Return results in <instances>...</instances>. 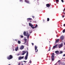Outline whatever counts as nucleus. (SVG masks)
<instances>
[{"mask_svg": "<svg viewBox=\"0 0 65 65\" xmlns=\"http://www.w3.org/2000/svg\"><path fill=\"white\" fill-rule=\"evenodd\" d=\"M29 26H30L31 27V28H32V29H35V28H37V26H38V25H37L36 24L35 27H34L33 26V25H32L30 23H29Z\"/></svg>", "mask_w": 65, "mask_h": 65, "instance_id": "1", "label": "nucleus"}, {"mask_svg": "<svg viewBox=\"0 0 65 65\" xmlns=\"http://www.w3.org/2000/svg\"><path fill=\"white\" fill-rule=\"evenodd\" d=\"M13 58V56L11 55H10L8 56H7V59L8 60H11V59H12Z\"/></svg>", "mask_w": 65, "mask_h": 65, "instance_id": "2", "label": "nucleus"}, {"mask_svg": "<svg viewBox=\"0 0 65 65\" xmlns=\"http://www.w3.org/2000/svg\"><path fill=\"white\" fill-rule=\"evenodd\" d=\"M55 54L54 53H52V55L51 56L52 61H53L54 60V58H55Z\"/></svg>", "mask_w": 65, "mask_h": 65, "instance_id": "3", "label": "nucleus"}, {"mask_svg": "<svg viewBox=\"0 0 65 65\" xmlns=\"http://www.w3.org/2000/svg\"><path fill=\"white\" fill-rule=\"evenodd\" d=\"M26 53H28V51H23L22 53V55H24Z\"/></svg>", "mask_w": 65, "mask_h": 65, "instance_id": "4", "label": "nucleus"}, {"mask_svg": "<svg viewBox=\"0 0 65 65\" xmlns=\"http://www.w3.org/2000/svg\"><path fill=\"white\" fill-rule=\"evenodd\" d=\"M24 56H20L18 58V60H22V59H24Z\"/></svg>", "mask_w": 65, "mask_h": 65, "instance_id": "5", "label": "nucleus"}, {"mask_svg": "<svg viewBox=\"0 0 65 65\" xmlns=\"http://www.w3.org/2000/svg\"><path fill=\"white\" fill-rule=\"evenodd\" d=\"M28 53H27L24 58L25 60H26L27 59H28Z\"/></svg>", "mask_w": 65, "mask_h": 65, "instance_id": "6", "label": "nucleus"}, {"mask_svg": "<svg viewBox=\"0 0 65 65\" xmlns=\"http://www.w3.org/2000/svg\"><path fill=\"white\" fill-rule=\"evenodd\" d=\"M35 51H36V53H37V52H38V49L37 50V46H36L35 45Z\"/></svg>", "mask_w": 65, "mask_h": 65, "instance_id": "7", "label": "nucleus"}, {"mask_svg": "<svg viewBox=\"0 0 65 65\" xmlns=\"http://www.w3.org/2000/svg\"><path fill=\"white\" fill-rule=\"evenodd\" d=\"M23 35H24V36H27L28 35V33H27V34L26 35V31H24L23 33Z\"/></svg>", "mask_w": 65, "mask_h": 65, "instance_id": "8", "label": "nucleus"}, {"mask_svg": "<svg viewBox=\"0 0 65 65\" xmlns=\"http://www.w3.org/2000/svg\"><path fill=\"white\" fill-rule=\"evenodd\" d=\"M64 37L63 36H61L60 37V40H63L64 39Z\"/></svg>", "mask_w": 65, "mask_h": 65, "instance_id": "9", "label": "nucleus"}, {"mask_svg": "<svg viewBox=\"0 0 65 65\" xmlns=\"http://www.w3.org/2000/svg\"><path fill=\"white\" fill-rule=\"evenodd\" d=\"M25 2L26 3H28V4H30L29 1H28V0H25Z\"/></svg>", "mask_w": 65, "mask_h": 65, "instance_id": "10", "label": "nucleus"}, {"mask_svg": "<svg viewBox=\"0 0 65 65\" xmlns=\"http://www.w3.org/2000/svg\"><path fill=\"white\" fill-rule=\"evenodd\" d=\"M32 20V19L31 18H29L27 19V21H31Z\"/></svg>", "mask_w": 65, "mask_h": 65, "instance_id": "11", "label": "nucleus"}, {"mask_svg": "<svg viewBox=\"0 0 65 65\" xmlns=\"http://www.w3.org/2000/svg\"><path fill=\"white\" fill-rule=\"evenodd\" d=\"M46 6L47 7H50V5L49 4H46Z\"/></svg>", "mask_w": 65, "mask_h": 65, "instance_id": "12", "label": "nucleus"}, {"mask_svg": "<svg viewBox=\"0 0 65 65\" xmlns=\"http://www.w3.org/2000/svg\"><path fill=\"white\" fill-rule=\"evenodd\" d=\"M59 48H60L62 47L63 46V44H61L59 45Z\"/></svg>", "mask_w": 65, "mask_h": 65, "instance_id": "13", "label": "nucleus"}, {"mask_svg": "<svg viewBox=\"0 0 65 65\" xmlns=\"http://www.w3.org/2000/svg\"><path fill=\"white\" fill-rule=\"evenodd\" d=\"M24 48V46H23V45H22L20 49L21 50H23V48Z\"/></svg>", "mask_w": 65, "mask_h": 65, "instance_id": "14", "label": "nucleus"}, {"mask_svg": "<svg viewBox=\"0 0 65 65\" xmlns=\"http://www.w3.org/2000/svg\"><path fill=\"white\" fill-rule=\"evenodd\" d=\"M59 41V39H57L55 41V43H57V42H58Z\"/></svg>", "mask_w": 65, "mask_h": 65, "instance_id": "15", "label": "nucleus"}, {"mask_svg": "<svg viewBox=\"0 0 65 65\" xmlns=\"http://www.w3.org/2000/svg\"><path fill=\"white\" fill-rule=\"evenodd\" d=\"M18 49H19V47H17L15 49V51H18Z\"/></svg>", "mask_w": 65, "mask_h": 65, "instance_id": "16", "label": "nucleus"}, {"mask_svg": "<svg viewBox=\"0 0 65 65\" xmlns=\"http://www.w3.org/2000/svg\"><path fill=\"white\" fill-rule=\"evenodd\" d=\"M55 53L56 54H59V52L58 51H56L55 52Z\"/></svg>", "mask_w": 65, "mask_h": 65, "instance_id": "17", "label": "nucleus"}, {"mask_svg": "<svg viewBox=\"0 0 65 65\" xmlns=\"http://www.w3.org/2000/svg\"><path fill=\"white\" fill-rule=\"evenodd\" d=\"M57 45H56L55 46H54L53 47V48H55L57 46Z\"/></svg>", "mask_w": 65, "mask_h": 65, "instance_id": "18", "label": "nucleus"}, {"mask_svg": "<svg viewBox=\"0 0 65 65\" xmlns=\"http://www.w3.org/2000/svg\"><path fill=\"white\" fill-rule=\"evenodd\" d=\"M18 44H21V41L19 40L18 41Z\"/></svg>", "mask_w": 65, "mask_h": 65, "instance_id": "19", "label": "nucleus"}, {"mask_svg": "<svg viewBox=\"0 0 65 65\" xmlns=\"http://www.w3.org/2000/svg\"><path fill=\"white\" fill-rule=\"evenodd\" d=\"M30 34H28V35H27V39L29 38V36H30Z\"/></svg>", "mask_w": 65, "mask_h": 65, "instance_id": "20", "label": "nucleus"}, {"mask_svg": "<svg viewBox=\"0 0 65 65\" xmlns=\"http://www.w3.org/2000/svg\"><path fill=\"white\" fill-rule=\"evenodd\" d=\"M63 33H65V29H64L63 30Z\"/></svg>", "mask_w": 65, "mask_h": 65, "instance_id": "21", "label": "nucleus"}, {"mask_svg": "<svg viewBox=\"0 0 65 65\" xmlns=\"http://www.w3.org/2000/svg\"><path fill=\"white\" fill-rule=\"evenodd\" d=\"M47 22H48V21H50V19L49 18H47Z\"/></svg>", "mask_w": 65, "mask_h": 65, "instance_id": "22", "label": "nucleus"}, {"mask_svg": "<svg viewBox=\"0 0 65 65\" xmlns=\"http://www.w3.org/2000/svg\"><path fill=\"white\" fill-rule=\"evenodd\" d=\"M19 1L21 2H23V0H19Z\"/></svg>", "mask_w": 65, "mask_h": 65, "instance_id": "23", "label": "nucleus"}, {"mask_svg": "<svg viewBox=\"0 0 65 65\" xmlns=\"http://www.w3.org/2000/svg\"><path fill=\"white\" fill-rule=\"evenodd\" d=\"M60 60H59L58 61V62H59L58 63L59 64H60Z\"/></svg>", "mask_w": 65, "mask_h": 65, "instance_id": "24", "label": "nucleus"}, {"mask_svg": "<svg viewBox=\"0 0 65 65\" xmlns=\"http://www.w3.org/2000/svg\"><path fill=\"white\" fill-rule=\"evenodd\" d=\"M62 53H63V52L62 51H61L60 52V53L59 54H62Z\"/></svg>", "mask_w": 65, "mask_h": 65, "instance_id": "25", "label": "nucleus"}, {"mask_svg": "<svg viewBox=\"0 0 65 65\" xmlns=\"http://www.w3.org/2000/svg\"><path fill=\"white\" fill-rule=\"evenodd\" d=\"M20 36L21 38H23L24 37L22 35H20Z\"/></svg>", "mask_w": 65, "mask_h": 65, "instance_id": "26", "label": "nucleus"}, {"mask_svg": "<svg viewBox=\"0 0 65 65\" xmlns=\"http://www.w3.org/2000/svg\"><path fill=\"white\" fill-rule=\"evenodd\" d=\"M56 2H59V0H56Z\"/></svg>", "mask_w": 65, "mask_h": 65, "instance_id": "27", "label": "nucleus"}, {"mask_svg": "<svg viewBox=\"0 0 65 65\" xmlns=\"http://www.w3.org/2000/svg\"><path fill=\"white\" fill-rule=\"evenodd\" d=\"M24 40L25 41H27V39H24Z\"/></svg>", "mask_w": 65, "mask_h": 65, "instance_id": "28", "label": "nucleus"}, {"mask_svg": "<svg viewBox=\"0 0 65 65\" xmlns=\"http://www.w3.org/2000/svg\"><path fill=\"white\" fill-rule=\"evenodd\" d=\"M62 65H65V63H62Z\"/></svg>", "mask_w": 65, "mask_h": 65, "instance_id": "29", "label": "nucleus"}, {"mask_svg": "<svg viewBox=\"0 0 65 65\" xmlns=\"http://www.w3.org/2000/svg\"><path fill=\"white\" fill-rule=\"evenodd\" d=\"M21 65V62H19L18 63V65Z\"/></svg>", "mask_w": 65, "mask_h": 65, "instance_id": "30", "label": "nucleus"}, {"mask_svg": "<svg viewBox=\"0 0 65 65\" xmlns=\"http://www.w3.org/2000/svg\"><path fill=\"white\" fill-rule=\"evenodd\" d=\"M61 1L62 2V3L64 2V1H63V0H61Z\"/></svg>", "mask_w": 65, "mask_h": 65, "instance_id": "31", "label": "nucleus"}, {"mask_svg": "<svg viewBox=\"0 0 65 65\" xmlns=\"http://www.w3.org/2000/svg\"><path fill=\"white\" fill-rule=\"evenodd\" d=\"M29 63H30V64L31 63H32V61H31V60H30L29 61Z\"/></svg>", "mask_w": 65, "mask_h": 65, "instance_id": "32", "label": "nucleus"}, {"mask_svg": "<svg viewBox=\"0 0 65 65\" xmlns=\"http://www.w3.org/2000/svg\"><path fill=\"white\" fill-rule=\"evenodd\" d=\"M32 18H33V19H34V18H35V17L34 16H32Z\"/></svg>", "mask_w": 65, "mask_h": 65, "instance_id": "33", "label": "nucleus"}, {"mask_svg": "<svg viewBox=\"0 0 65 65\" xmlns=\"http://www.w3.org/2000/svg\"><path fill=\"white\" fill-rule=\"evenodd\" d=\"M63 57H65V54L63 55Z\"/></svg>", "mask_w": 65, "mask_h": 65, "instance_id": "34", "label": "nucleus"}, {"mask_svg": "<svg viewBox=\"0 0 65 65\" xmlns=\"http://www.w3.org/2000/svg\"><path fill=\"white\" fill-rule=\"evenodd\" d=\"M31 44L32 45H34V43H31Z\"/></svg>", "mask_w": 65, "mask_h": 65, "instance_id": "35", "label": "nucleus"}, {"mask_svg": "<svg viewBox=\"0 0 65 65\" xmlns=\"http://www.w3.org/2000/svg\"><path fill=\"white\" fill-rule=\"evenodd\" d=\"M24 62H25V63H26V62H27V61H23Z\"/></svg>", "mask_w": 65, "mask_h": 65, "instance_id": "36", "label": "nucleus"}, {"mask_svg": "<svg viewBox=\"0 0 65 65\" xmlns=\"http://www.w3.org/2000/svg\"><path fill=\"white\" fill-rule=\"evenodd\" d=\"M17 56H19L20 55V54H17Z\"/></svg>", "mask_w": 65, "mask_h": 65, "instance_id": "37", "label": "nucleus"}, {"mask_svg": "<svg viewBox=\"0 0 65 65\" xmlns=\"http://www.w3.org/2000/svg\"><path fill=\"white\" fill-rule=\"evenodd\" d=\"M64 15H63V16H62V18H64Z\"/></svg>", "mask_w": 65, "mask_h": 65, "instance_id": "38", "label": "nucleus"}, {"mask_svg": "<svg viewBox=\"0 0 65 65\" xmlns=\"http://www.w3.org/2000/svg\"><path fill=\"white\" fill-rule=\"evenodd\" d=\"M63 26L64 27H65V24L63 25Z\"/></svg>", "mask_w": 65, "mask_h": 65, "instance_id": "39", "label": "nucleus"}, {"mask_svg": "<svg viewBox=\"0 0 65 65\" xmlns=\"http://www.w3.org/2000/svg\"><path fill=\"white\" fill-rule=\"evenodd\" d=\"M51 49H50L49 50H48V51H50Z\"/></svg>", "mask_w": 65, "mask_h": 65, "instance_id": "40", "label": "nucleus"}, {"mask_svg": "<svg viewBox=\"0 0 65 65\" xmlns=\"http://www.w3.org/2000/svg\"><path fill=\"white\" fill-rule=\"evenodd\" d=\"M15 40V41H17V40L16 39Z\"/></svg>", "mask_w": 65, "mask_h": 65, "instance_id": "41", "label": "nucleus"}, {"mask_svg": "<svg viewBox=\"0 0 65 65\" xmlns=\"http://www.w3.org/2000/svg\"><path fill=\"white\" fill-rule=\"evenodd\" d=\"M50 48H51V45H50Z\"/></svg>", "mask_w": 65, "mask_h": 65, "instance_id": "42", "label": "nucleus"}, {"mask_svg": "<svg viewBox=\"0 0 65 65\" xmlns=\"http://www.w3.org/2000/svg\"><path fill=\"white\" fill-rule=\"evenodd\" d=\"M32 33V32H29V33Z\"/></svg>", "mask_w": 65, "mask_h": 65, "instance_id": "43", "label": "nucleus"}, {"mask_svg": "<svg viewBox=\"0 0 65 65\" xmlns=\"http://www.w3.org/2000/svg\"><path fill=\"white\" fill-rule=\"evenodd\" d=\"M26 41H25V43H26Z\"/></svg>", "mask_w": 65, "mask_h": 65, "instance_id": "44", "label": "nucleus"}, {"mask_svg": "<svg viewBox=\"0 0 65 65\" xmlns=\"http://www.w3.org/2000/svg\"><path fill=\"white\" fill-rule=\"evenodd\" d=\"M64 14V15H65V13H63Z\"/></svg>", "mask_w": 65, "mask_h": 65, "instance_id": "45", "label": "nucleus"}, {"mask_svg": "<svg viewBox=\"0 0 65 65\" xmlns=\"http://www.w3.org/2000/svg\"><path fill=\"white\" fill-rule=\"evenodd\" d=\"M43 22H44V21H45V20H43Z\"/></svg>", "mask_w": 65, "mask_h": 65, "instance_id": "46", "label": "nucleus"}, {"mask_svg": "<svg viewBox=\"0 0 65 65\" xmlns=\"http://www.w3.org/2000/svg\"><path fill=\"white\" fill-rule=\"evenodd\" d=\"M8 65H10V64H9Z\"/></svg>", "mask_w": 65, "mask_h": 65, "instance_id": "47", "label": "nucleus"}, {"mask_svg": "<svg viewBox=\"0 0 65 65\" xmlns=\"http://www.w3.org/2000/svg\"><path fill=\"white\" fill-rule=\"evenodd\" d=\"M30 22H31V21H30Z\"/></svg>", "mask_w": 65, "mask_h": 65, "instance_id": "48", "label": "nucleus"}, {"mask_svg": "<svg viewBox=\"0 0 65 65\" xmlns=\"http://www.w3.org/2000/svg\"><path fill=\"white\" fill-rule=\"evenodd\" d=\"M63 12H64V11Z\"/></svg>", "mask_w": 65, "mask_h": 65, "instance_id": "49", "label": "nucleus"}]
</instances>
